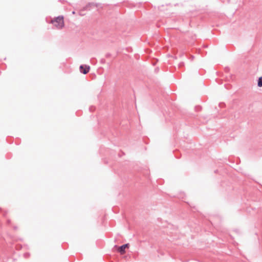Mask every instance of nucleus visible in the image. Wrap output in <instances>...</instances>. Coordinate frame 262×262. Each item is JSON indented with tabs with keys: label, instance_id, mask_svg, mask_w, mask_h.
<instances>
[{
	"label": "nucleus",
	"instance_id": "f257e3e1",
	"mask_svg": "<svg viewBox=\"0 0 262 262\" xmlns=\"http://www.w3.org/2000/svg\"><path fill=\"white\" fill-rule=\"evenodd\" d=\"M51 23L58 29H61L64 26L63 17L62 16H59L55 19L52 20Z\"/></svg>",
	"mask_w": 262,
	"mask_h": 262
},
{
	"label": "nucleus",
	"instance_id": "f03ea898",
	"mask_svg": "<svg viewBox=\"0 0 262 262\" xmlns=\"http://www.w3.org/2000/svg\"><path fill=\"white\" fill-rule=\"evenodd\" d=\"M129 245L128 244H125L122 246L118 248V251L121 254H123L125 253V250L126 248H129Z\"/></svg>",
	"mask_w": 262,
	"mask_h": 262
},
{
	"label": "nucleus",
	"instance_id": "7ed1b4c3",
	"mask_svg": "<svg viewBox=\"0 0 262 262\" xmlns=\"http://www.w3.org/2000/svg\"><path fill=\"white\" fill-rule=\"evenodd\" d=\"M90 69V68L89 66L82 65L80 67V72L84 74H87L89 72Z\"/></svg>",
	"mask_w": 262,
	"mask_h": 262
},
{
	"label": "nucleus",
	"instance_id": "20e7f679",
	"mask_svg": "<svg viewBox=\"0 0 262 262\" xmlns=\"http://www.w3.org/2000/svg\"><path fill=\"white\" fill-rule=\"evenodd\" d=\"M258 86L259 87L262 86V77H259L258 79Z\"/></svg>",
	"mask_w": 262,
	"mask_h": 262
}]
</instances>
